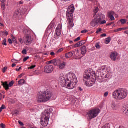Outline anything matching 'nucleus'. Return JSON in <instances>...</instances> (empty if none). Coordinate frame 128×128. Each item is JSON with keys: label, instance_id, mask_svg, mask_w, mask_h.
I'll return each mask as SVG.
<instances>
[{"label": "nucleus", "instance_id": "nucleus-1", "mask_svg": "<svg viewBox=\"0 0 128 128\" xmlns=\"http://www.w3.org/2000/svg\"><path fill=\"white\" fill-rule=\"evenodd\" d=\"M59 80L62 86L66 88L68 90H74L78 82L76 76L72 72L68 73L66 76L61 74Z\"/></svg>", "mask_w": 128, "mask_h": 128}, {"label": "nucleus", "instance_id": "nucleus-2", "mask_svg": "<svg viewBox=\"0 0 128 128\" xmlns=\"http://www.w3.org/2000/svg\"><path fill=\"white\" fill-rule=\"evenodd\" d=\"M90 74L92 76H94L96 80H98L96 78L97 76L96 74V72H94L92 68H88L86 70L84 75V80L86 86L89 88L92 86L95 83L94 81H92V80L90 79Z\"/></svg>", "mask_w": 128, "mask_h": 128}, {"label": "nucleus", "instance_id": "nucleus-3", "mask_svg": "<svg viewBox=\"0 0 128 128\" xmlns=\"http://www.w3.org/2000/svg\"><path fill=\"white\" fill-rule=\"evenodd\" d=\"M52 98V93L50 92L45 91L38 94L36 100L38 102H47Z\"/></svg>", "mask_w": 128, "mask_h": 128}, {"label": "nucleus", "instance_id": "nucleus-4", "mask_svg": "<svg viewBox=\"0 0 128 128\" xmlns=\"http://www.w3.org/2000/svg\"><path fill=\"white\" fill-rule=\"evenodd\" d=\"M128 94V91L126 89L120 88L115 90L112 94V96L114 100H122L126 98Z\"/></svg>", "mask_w": 128, "mask_h": 128}, {"label": "nucleus", "instance_id": "nucleus-5", "mask_svg": "<svg viewBox=\"0 0 128 128\" xmlns=\"http://www.w3.org/2000/svg\"><path fill=\"white\" fill-rule=\"evenodd\" d=\"M102 18L103 20H105L106 15L101 14H97L94 18V19L91 22L90 26L92 28H98V24H106V20H102Z\"/></svg>", "mask_w": 128, "mask_h": 128}, {"label": "nucleus", "instance_id": "nucleus-6", "mask_svg": "<svg viewBox=\"0 0 128 128\" xmlns=\"http://www.w3.org/2000/svg\"><path fill=\"white\" fill-rule=\"evenodd\" d=\"M50 113L48 111H45L42 114V117L41 118V124L42 126H48V122H50Z\"/></svg>", "mask_w": 128, "mask_h": 128}, {"label": "nucleus", "instance_id": "nucleus-7", "mask_svg": "<svg viewBox=\"0 0 128 128\" xmlns=\"http://www.w3.org/2000/svg\"><path fill=\"white\" fill-rule=\"evenodd\" d=\"M100 112V109H93L89 111L88 113V118L90 120H92V118H96Z\"/></svg>", "mask_w": 128, "mask_h": 128}, {"label": "nucleus", "instance_id": "nucleus-8", "mask_svg": "<svg viewBox=\"0 0 128 128\" xmlns=\"http://www.w3.org/2000/svg\"><path fill=\"white\" fill-rule=\"evenodd\" d=\"M67 20L68 22V28H72L74 26V14L70 13H66Z\"/></svg>", "mask_w": 128, "mask_h": 128}, {"label": "nucleus", "instance_id": "nucleus-9", "mask_svg": "<svg viewBox=\"0 0 128 128\" xmlns=\"http://www.w3.org/2000/svg\"><path fill=\"white\" fill-rule=\"evenodd\" d=\"M54 70V66L52 65H48L44 67V72H46V74H52Z\"/></svg>", "mask_w": 128, "mask_h": 128}, {"label": "nucleus", "instance_id": "nucleus-10", "mask_svg": "<svg viewBox=\"0 0 128 128\" xmlns=\"http://www.w3.org/2000/svg\"><path fill=\"white\" fill-rule=\"evenodd\" d=\"M34 39L32 38L31 36H27L26 38H24L25 44L26 46H30V44H32V42Z\"/></svg>", "mask_w": 128, "mask_h": 128}, {"label": "nucleus", "instance_id": "nucleus-11", "mask_svg": "<svg viewBox=\"0 0 128 128\" xmlns=\"http://www.w3.org/2000/svg\"><path fill=\"white\" fill-rule=\"evenodd\" d=\"M116 15V13L114 11H108L107 12V15L106 16L110 18V20L112 21V20H115L116 18H114V16Z\"/></svg>", "mask_w": 128, "mask_h": 128}, {"label": "nucleus", "instance_id": "nucleus-12", "mask_svg": "<svg viewBox=\"0 0 128 128\" xmlns=\"http://www.w3.org/2000/svg\"><path fill=\"white\" fill-rule=\"evenodd\" d=\"M14 81L10 82L9 84L8 82H5L4 83H3L4 88L6 90H8L10 88H12V86H14Z\"/></svg>", "mask_w": 128, "mask_h": 128}, {"label": "nucleus", "instance_id": "nucleus-13", "mask_svg": "<svg viewBox=\"0 0 128 128\" xmlns=\"http://www.w3.org/2000/svg\"><path fill=\"white\" fill-rule=\"evenodd\" d=\"M62 24H59L58 28H56V34L58 36H60L62 34Z\"/></svg>", "mask_w": 128, "mask_h": 128}, {"label": "nucleus", "instance_id": "nucleus-14", "mask_svg": "<svg viewBox=\"0 0 128 128\" xmlns=\"http://www.w3.org/2000/svg\"><path fill=\"white\" fill-rule=\"evenodd\" d=\"M111 108L114 112H116V110H118L120 108L118 107V105L116 103V102L113 101L111 104Z\"/></svg>", "mask_w": 128, "mask_h": 128}, {"label": "nucleus", "instance_id": "nucleus-15", "mask_svg": "<svg viewBox=\"0 0 128 128\" xmlns=\"http://www.w3.org/2000/svg\"><path fill=\"white\" fill-rule=\"evenodd\" d=\"M118 52H112L110 56V58L113 62H116V58H118Z\"/></svg>", "mask_w": 128, "mask_h": 128}, {"label": "nucleus", "instance_id": "nucleus-16", "mask_svg": "<svg viewBox=\"0 0 128 128\" xmlns=\"http://www.w3.org/2000/svg\"><path fill=\"white\" fill-rule=\"evenodd\" d=\"M75 10L76 8H74V4H72L68 8L67 13L74 14Z\"/></svg>", "mask_w": 128, "mask_h": 128}, {"label": "nucleus", "instance_id": "nucleus-17", "mask_svg": "<svg viewBox=\"0 0 128 128\" xmlns=\"http://www.w3.org/2000/svg\"><path fill=\"white\" fill-rule=\"evenodd\" d=\"M73 52L74 53V56H76V58H78L82 59V56H80V50H73Z\"/></svg>", "mask_w": 128, "mask_h": 128}, {"label": "nucleus", "instance_id": "nucleus-18", "mask_svg": "<svg viewBox=\"0 0 128 128\" xmlns=\"http://www.w3.org/2000/svg\"><path fill=\"white\" fill-rule=\"evenodd\" d=\"M106 72V66H103L99 68L96 74V76H97L96 78H98V72Z\"/></svg>", "mask_w": 128, "mask_h": 128}, {"label": "nucleus", "instance_id": "nucleus-19", "mask_svg": "<svg viewBox=\"0 0 128 128\" xmlns=\"http://www.w3.org/2000/svg\"><path fill=\"white\" fill-rule=\"evenodd\" d=\"M81 54L82 56H86V52H88V50L86 46H83L80 48Z\"/></svg>", "mask_w": 128, "mask_h": 128}, {"label": "nucleus", "instance_id": "nucleus-20", "mask_svg": "<svg viewBox=\"0 0 128 128\" xmlns=\"http://www.w3.org/2000/svg\"><path fill=\"white\" fill-rule=\"evenodd\" d=\"M84 41H80L79 42L75 44L73 46V48H80V46H84Z\"/></svg>", "mask_w": 128, "mask_h": 128}, {"label": "nucleus", "instance_id": "nucleus-21", "mask_svg": "<svg viewBox=\"0 0 128 128\" xmlns=\"http://www.w3.org/2000/svg\"><path fill=\"white\" fill-rule=\"evenodd\" d=\"M66 62H63L62 63H61L59 65L60 70H64V68H66Z\"/></svg>", "mask_w": 128, "mask_h": 128}, {"label": "nucleus", "instance_id": "nucleus-22", "mask_svg": "<svg viewBox=\"0 0 128 128\" xmlns=\"http://www.w3.org/2000/svg\"><path fill=\"white\" fill-rule=\"evenodd\" d=\"M26 80L24 79H22L18 82V86H22L24 84H26Z\"/></svg>", "mask_w": 128, "mask_h": 128}, {"label": "nucleus", "instance_id": "nucleus-23", "mask_svg": "<svg viewBox=\"0 0 128 128\" xmlns=\"http://www.w3.org/2000/svg\"><path fill=\"white\" fill-rule=\"evenodd\" d=\"M74 56V54H72V52H69L68 54H66L65 55V57L66 58H72Z\"/></svg>", "mask_w": 128, "mask_h": 128}, {"label": "nucleus", "instance_id": "nucleus-24", "mask_svg": "<svg viewBox=\"0 0 128 128\" xmlns=\"http://www.w3.org/2000/svg\"><path fill=\"white\" fill-rule=\"evenodd\" d=\"M123 112L124 114L128 116V108H123Z\"/></svg>", "mask_w": 128, "mask_h": 128}, {"label": "nucleus", "instance_id": "nucleus-25", "mask_svg": "<svg viewBox=\"0 0 128 128\" xmlns=\"http://www.w3.org/2000/svg\"><path fill=\"white\" fill-rule=\"evenodd\" d=\"M111 40H112V38H110V37H108V38H106L105 40L106 44H110V42Z\"/></svg>", "mask_w": 128, "mask_h": 128}, {"label": "nucleus", "instance_id": "nucleus-26", "mask_svg": "<svg viewBox=\"0 0 128 128\" xmlns=\"http://www.w3.org/2000/svg\"><path fill=\"white\" fill-rule=\"evenodd\" d=\"M100 10V9L98 8V7H96L94 10V15L96 16V14H98V12Z\"/></svg>", "mask_w": 128, "mask_h": 128}, {"label": "nucleus", "instance_id": "nucleus-27", "mask_svg": "<svg viewBox=\"0 0 128 128\" xmlns=\"http://www.w3.org/2000/svg\"><path fill=\"white\" fill-rule=\"evenodd\" d=\"M120 22L122 24H126V22H128V20L126 19H121L120 20Z\"/></svg>", "mask_w": 128, "mask_h": 128}, {"label": "nucleus", "instance_id": "nucleus-28", "mask_svg": "<svg viewBox=\"0 0 128 128\" xmlns=\"http://www.w3.org/2000/svg\"><path fill=\"white\" fill-rule=\"evenodd\" d=\"M95 46L98 50H100V48H102L100 46V43L99 42L96 43Z\"/></svg>", "mask_w": 128, "mask_h": 128}, {"label": "nucleus", "instance_id": "nucleus-29", "mask_svg": "<svg viewBox=\"0 0 128 128\" xmlns=\"http://www.w3.org/2000/svg\"><path fill=\"white\" fill-rule=\"evenodd\" d=\"M52 64H54L56 66H58V61L54 59L52 60Z\"/></svg>", "mask_w": 128, "mask_h": 128}, {"label": "nucleus", "instance_id": "nucleus-30", "mask_svg": "<svg viewBox=\"0 0 128 128\" xmlns=\"http://www.w3.org/2000/svg\"><path fill=\"white\" fill-rule=\"evenodd\" d=\"M122 29H121L120 28L117 30H114V32H122Z\"/></svg>", "mask_w": 128, "mask_h": 128}, {"label": "nucleus", "instance_id": "nucleus-31", "mask_svg": "<svg viewBox=\"0 0 128 128\" xmlns=\"http://www.w3.org/2000/svg\"><path fill=\"white\" fill-rule=\"evenodd\" d=\"M2 44L3 46H8V44H6V39L5 38L4 40V42Z\"/></svg>", "mask_w": 128, "mask_h": 128}, {"label": "nucleus", "instance_id": "nucleus-32", "mask_svg": "<svg viewBox=\"0 0 128 128\" xmlns=\"http://www.w3.org/2000/svg\"><path fill=\"white\" fill-rule=\"evenodd\" d=\"M88 30H84L81 32V34H86V32H88Z\"/></svg>", "mask_w": 128, "mask_h": 128}, {"label": "nucleus", "instance_id": "nucleus-33", "mask_svg": "<svg viewBox=\"0 0 128 128\" xmlns=\"http://www.w3.org/2000/svg\"><path fill=\"white\" fill-rule=\"evenodd\" d=\"M36 67V65L32 66L31 67L28 68V70H34Z\"/></svg>", "mask_w": 128, "mask_h": 128}, {"label": "nucleus", "instance_id": "nucleus-34", "mask_svg": "<svg viewBox=\"0 0 128 128\" xmlns=\"http://www.w3.org/2000/svg\"><path fill=\"white\" fill-rule=\"evenodd\" d=\"M22 54H28V52L26 51V50H24L22 52Z\"/></svg>", "mask_w": 128, "mask_h": 128}, {"label": "nucleus", "instance_id": "nucleus-35", "mask_svg": "<svg viewBox=\"0 0 128 128\" xmlns=\"http://www.w3.org/2000/svg\"><path fill=\"white\" fill-rule=\"evenodd\" d=\"M28 58H30V57L29 56H27L25 58H24V60H23V62H26V60H28Z\"/></svg>", "mask_w": 128, "mask_h": 128}, {"label": "nucleus", "instance_id": "nucleus-36", "mask_svg": "<svg viewBox=\"0 0 128 128\" xmlns=\"http://www.w3.org/2000/svg\"><path fill=\"white\" fill-rule=\"evenodd\" d=\"M2 34H5V36H8V32L6 30H5V32H4Z\"/></svg>", "mask_w": 128, "mask_h": 128}, {"label": "nucleus", "instance_id": "nucleus-37", "mask_svg": "<svg viewBox=\"0 0 128 128\" xmlns=\"http://www.w3.org/2000/svg\"><path fill=\"white\" fill-rule=\"evenodd\" d=\"M79 40H80V37H78L77 38L74 40V42H78Z\"/></svg>", "mask_w": 128, "mask_h": 128}, {"label": "nucleus", "instance_id": "nucleus-38", "mask_svg": "<svg viewBox=\"0 0 128 128\" xmlns=\"http://www.w3.org/2000/svg\"><path fill=\"white\" fill-rule=\"evenodd\" d=\"M7 70H8V67L4 68L2 70V72H4H4H6Z\"/></svg>", "mask_w": 128, "mask_h": 128}, {"label": "nucleus", "instance_id": "nucleus-39", "mask_svg": "<svg viewBox=\"0 0 128 128\" xmlns=\"http://www.w3.org/2000/svg\"><path fill=\"white\" fill-rule=\"evenodd\" d=\"M102 28H99L98 30H97L96 33V34H100V32H102Z\"/></svg>", "mask_w": 128, "mask_h": 128}, {"label": "nucleus", "instance_id": "nucleus-40", "mask_svg": "<svg viewBox=\"0 0 128 128\" xmlns=\"http://www.w3.org/2000/svg\"><path fill=\"white\" fill-rule=\"evenodd\" d=\"M63 50L64 49L61 48L57 52V54H60V52H63Z\"/></svg>", "mask_w": 128, "mask_h": 128}, {"label": "nucleus", "instance_id": "nucleus-41", "mask_svg": "<svg viewBox=\"0 0 128 128\" xmlns=\"http://www.w3.org/2000/svg\"><path fill=\"white\" fill-rule=\"evenodd\" d=\"M19 42L21 44H24V40H22V38H19Z\"/></svg>", "mask_w": 128, "mask_h": 128}, {"label": "nucleus", "instance_id": "nucleus-42", "mask_svg": "<svg viewBox=\"0 0 128 128\" xmlns=\"http://www.w3.org/2000/svg\"><path fill=\"white\" fill-rule=\"evenodd\" d=\"M46 64H52V61L50 60V61H48V62H46Z\"/></svg>", "mask_w": 128, "mask_h": 128}, {"label": "nucleus", "instance_id": "nucleus-43", "mask_svg": "<svg viewBox=\"0 0 128 128\" xmlns=\"http://www.w3.org/2000/svg\"><path fill=\"white\" fill-rule=\"evenodd\" d=\"M20 14V12L18 11H16L14 12V15L15 16H18Z\"/></svg>", "mask_w": 128, "mask_h": 128}, {"label": "nucleus", "instance_id": "nucleus-44", "mask_svg": "<svg viewBox=\"0 0 128 128\" xmlns=\"http://www.w3.org/2000/svg\"><path fill=\"white\" fill-rule=\"evenodd\" d=\"M0 126L2 128H6V125L4 124H0Z\"/></svg>", "mask_w": 128, "mask_h": 128}, {"label": "nucleus", "instance_id": "nucleus-45", "mask_svg": "<svg viewBox=\"0 0 128 128\" xmlns=\"http://www.w3.org/2000/svg\"><path fill=\"white\" fill-rule=\"evenodd\" d=\"M108 96V92H106L105 94H104V98H106Z\"/></svg>", "mask_w": 128, "mask_h": 128}, {"label": "nucleus", "instance_id": "nucleus-46", "mask_svg": "<svg viewBox=\"0 0 128 128\" xmlns=\"http://www.w3.org/2000/svg\"><path fill=\"white\" fill-rule=\"evenodd\" d=\"M101 38H106V34H102L100 36Z\"/></svg>", "mask_w": 128, "mask_h": 128}, {"label": "nucleus", "instance_id": "nucleus-47", "mask_svg": "<svg viewBox=\"0 0 128 128\" xmlns=\"http://www.w3.org/2000/svg\"><path fill=\"white\" fill-rule=\"evenodd\" d=\"M2 8H3V10H4L5 8H6V4H3L2 5Z\"/></svg>", "mask_w": 128, "mask_h": 128}, {"label": "nucleus", "instance_id": "nucleus-48", "mask_svg": "<svg viewBox=\"0 0 128 128\" xmlns=\"http://www.w3.org/2000/svg\"><path fill=\"white\" fill-rule=\"evenodd\" d=\"M8 42L10 44H12V40L11 39H9L8 40Z\"/></svg>", "mask_w": 128, "mask_h": 128}, {"label": "nucleus", "instance_id": "nucleus-49", "mask_svg": "<svg viewBox=\"0 0 128 128\" xmlns=\"http://www.w3.org/2000/svg\"><path fill=\"white\" fill-rule=\"evenodd\" d=\"M18 124L20 125V126H24V123H22V122H20V121H19L18 122Z\"/></svg>", "mask_w": 128, "mask_h": 128}, {"label": "nucleus", "instance_id": "nucleus-50", "mask_svg": "<svg viewBox=\"0 0 128 128\" xmlns=\"http://www.w3.org/2000/svg\"><path fill=\"white\" fill-rule=\"evenodd\" d=\"M1 108H2V110H6V106H4V105H2Z\"/></svg>", "mask_w": 128, "mask_h": 128}, {"label": "nucleus", "instance_id": "nucleus-51", "mask_svg": "<svg viewBox=\"0 0 128 128\" xmlns=\"http://www.w3.org/2000/svg\"><path fill=\"white\" fill-rule=\"evenodd\" d=\"M2 4H4L6 2V0H0Z\"/></svg>", "mask_w": 128, "mask_h": 128}, {"label": "nucleus", "instance_id": "nucleus-52", "mask_svg": "<svg viewBox=\"0 0 128 128\" xmlns=\"http://www.w3.org/2000/svg\"><path fill=\"white\" fill-rule=\"evenodd\" d=\"M20 70H22V67H20L19 68H16V71L20 72Z\"/></svg>", "mask_w": 128, "mask_h": 128}, {"label": "nucleus", "instance_id": "nucleus-53", "mask_svg": "<svg viewBox=\"0 0 128 128\" xmlns=\"http://www.w3.org/2000/svg\"><path fill=\"white\" fill-rule=\"evenodd\" d=\"M23 76H24L23 74H20V75L19 76H18V78H22Z\"/></svg>", "mask_w": 128, "mask_h": 128}, {"label": "nucleus", "instance_id": "nucleus-54", "mask_svg": "<svg viewBox=\"0 0 128 128\" xmlns=\"http://www.w3.org/2000/svg\"><path fill=\"white\" fill-rule=\"evenodd\" d=\"M50 55L51 56H55L56 55V54L54 53V52H52L51 53H50Z\"/></svg>", "mask_w": 128, "mask_h": 128}, {"label": "nucleus", "instance_id": "nucleus-55", "mask_svg": "<svg viewBox=\"0 0 128 128\" xmlns=\"http://www.w3.org/2000/svg\"><path fill=\"white\" fill-rule=\"evenodd\" d=\"M12 62H16V60L15 59H12Z\"/></svg>", "mask_w": 128, "mask_h": 128}, {"label": "nucleus", "instance_id": "nucleus-56", "mask_svg": "<svg viewBox=\"0 0 128 128\" xmlns=\"http://www.w3.org/2000/svg\"><path fill=\"white\" fill-rule=\"evenodd\" d=\"M16 66V64H12V68H14V66Z\"/></svg>", "mask_w": 128, "mask_h": 128}, {"label": "nucleus", "instance_id": "nucleus-57", "mask_svg": "<svg viewBox=\"0 0 128 128\" xmlns=\"http://www.w3.org/2000/svg\"><path fill=\"white\" fill-rule=\"evenodd\" d=\"M20 4H24V2L20 1L19 2Z\"/></svg>", "mask_w": 128, "mask_h": 128}, {"label": "nucleus", "instance_id": "nucleus-58", "mask_svg": "<svg viewBox=\"0 0 128 128\" xmlns=\"http://www.w3.org/2000/svg\"><path fill=\"white\" fill-rule=\"evenodd\" d=\"M122 30H126V28H120Z\"/></svg>", "mask_w": 128, "mask_h": 128}, {"label": "nucleus", "instance_id": "nucleus-59", "mask_svg": "<svg viewBox=\"0 0 128 128\" xmlns=\"http://www.w3.org/2000/svg\"><path fill=\"white\" fill-rule=\"evenodd\" d=\"M0 26H4V24L0 23Z\"/></svg>", "mask_w": 128, "mask_h": 128}, {"label": "nucleus", "instance_id": "nucleus-60", "mask_svg": "<svg viewBox=\"0 0 128 128\" xmlns=\"http://www.w3.org/2000/svg\"><path fill=\"white\" fill-rule=\"evenodd\" d=\"M70 44H74V42L72 41H70Z\"/></svg>", "mask_w": 128, "mask_h": 128}, {"label": "nucleus", "instance_id": "nucleus-61", "mask_svg": "<svg viewBox=\"0 0 128 128\" xmlns=\"http://www.w3.org/2000/svg\"><path fill=\"white\" fill-rule=\"evenodd\" d=\"M124 34H128V31H125Z\"/></svg>", "mask_w": 128, "mask_h": 128}, {"label": "nucleus", "instance_id": "nucleus-62", "mask_svg": "<svg viewBox=\"0 0 128 128\" xmlns=\"http://www.w3.org/2000/svg\"><path fill=\"white\" fill-rule=\"evenodd\" d=\"M49 28H52V24L48 26Z\"/></svg>", "mask_w": 128, "mask_h": 128}, {"label": "nucleus", "instance_id": "nucleus-63", "mask_svg": "<svg viewBox=\"0 0 128 128\" xmlns=\"http://www.w3.org/2000/svg\"><path fill=\"white\" fill-rule=\"evenodd\" d=\"M2 112V108H0V112Z\"/></svg>", "mask_w": 128, "mask_h": 128}, {"label": "nucleus", "instance_id": "nucleus-64", "mask_svg": "<svg viewBox=\"0 0 128 128\" xmlns=\"http://www.w3.org/2000/svg\"><path fill=\"white\" fill-rule=\"evenodd\" d=\"M112 23H110L108 24V26H112Z\"/></svg>", "mask_w": 128, "mask_h": 128}]
</instances>
